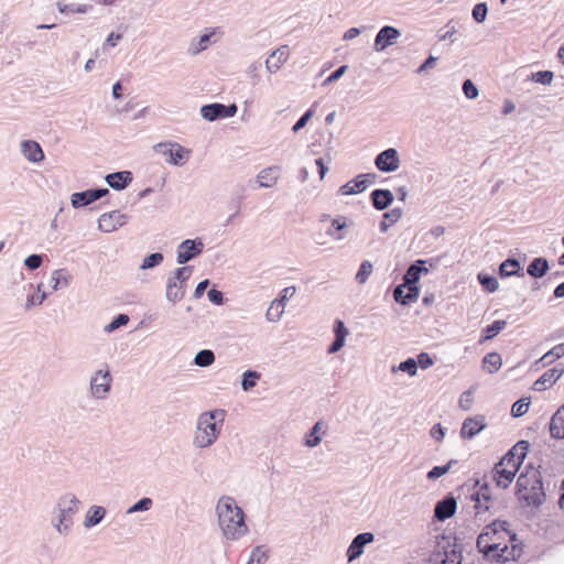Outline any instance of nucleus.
Returning a JSON list of instances; mask_svg holds the SVG:
<instances>
[{"instance_id":"1","label":"nucleus","mask_w":564,"mask_h":564,"mask_svg":"<svg viewBox=\"0 0 564 564\" xmlns=\"http://www.w3.org/2000/svg\"><path fill=\"white\" fill-rule=\"evenodd\" d=\"M516 534L509 523L495 520L487 524L477 538V549L488 561H514L521 555V549L514 544Z\"/></svg>"},{"instance_id":"2","label":"nucleus","mask_w":564,"mask_h":564,"mask_svg":"<svg viewBox=\"0 0 564 564\" xmlns=\"http://www.w3.org/2000/svg\"><path fill=\"white\" fill-rule=\"evenodd\" d=\"M216 513L225 539L237 541L247 534L245 513L232 497L223 496L217 502Z\"/></svg>"},{"instance_id":"3","label":"nucleus","mask_w":564,"mask_h":564,"mask_svg":"<svg viewBox=\"0 0 564 564\" xmlns=\"http://www.w3.org/2000/svg\"><path fill=\"white\" fill-rule=\"evenodd\" d=\"M529 449L528 441H519L497 463L489 474V479L501 489H507L519 471Z\"/></svg>"},{"instance_id":"4","label":"nucleus","mask_w":564,"mask_h":564,"mask_svg":"<svg viewBox=\"0 0 564 564\" xmlns=\"http://www.w3.org/2000/svg\"><path fill=\"white\" fill-rule=\"evenodd\" d=\"M225 417L226 411L223 409L200 413L195 423L193 447L199 451L212 447L220 435Z\"/></svg>"},{"instance_id":"5","label":"nucleus","mask_w":564,"mask_h":564,"mask_svg":"<svg viewBox=\"0 0 564 564\" xmlns=\"http://www.w3.org/2000/svg\"><path fill=\"white\" fill-rule=\"evenodd\" d=\"M516 495L527 506H541L545 500V492L541 474L536 469H530L519 475L516 484Z\"/></svg>"},{"instance_id":"6","label":"nucleus","mask_w":564,"mask_h":564,"mask_svg":"<svg viewBox=\"0 0 564 564\" xmlns=\"http://www.w3.org/2000/svg\"><path fill=\"white\" fill-rule=\"evenodd\" d=\"M80 500L72 492L62 495L56 503V514L52 518V525L59 534H67L73 517L78 512Z\"/></svg>"},{"instance_id":"7","label":"nucleus","mask_w":564,"mask_h":564,"mask_svg":"<svg viewBox=\"0 0 564 564\" xmlns=\"http://www.w3.org/2000/svg\"><path fill=\"white\" fill-rule=\"evenodd\" d=\"M112 377L105 366V369H99L93 373L89 380L90 394L96 400H104L107 398L111 390Z\"/></svg>"},{"instance_id":"8","label":"nucleus","mask_w":564,"mask_h":564,"mask_svg":"<svg viewBox=\"0 0 564 564\" xmlns=\"http://www.w3.org/2000/svg\"><path fill=\"white\" fill-rule=\"evenodd\" d=\"M154 150L164 155L169 156V163L173 165H183L189 155V150L183 148L177 143H159L154 147Z\"/></svg>"},{"instance_id":"9","label":"nucleus","mask_w":564,"mask_h":564,"mask_svg":"<svg viewBox=\"0 0 564 564\" xmlns=\"http://www.w3.org/2000/svg\"><path fill=\"white\" fill-rule=\"evenodd\" d=\"M237 106L231 104L229 106L223 104H209L200 108L202 117L207 121H215L218 119L230 118L237 113Z\"/></svg>"},{"instance_id":"10","label":"nucleus","mask_w":564,"mask_h":564,"mask_svg":"<svg viewBox=\"0 0 564 564\" xmlns=\"http://www.w3.org/2000/svg\"><path fill=\"white\" fill-rule=\"evenodd\" d=\"M204 243L200 239H186L177 247L176 262L185 264L203 252Z\"/></svg>"},{"instance_id":"11","label":"nucleus","mask_w":564,"mask_h":564,"mask_svg":"<svg viewBox=\"0 0 564 564\" xmlns=\"http://www.w3.org/2000/svg\"><path fill=\"white\" fill-rule=\"evenodd\" d=\"M128 216L119 210L102 214L98 219V229L102 232H112L126 225Z\"/></svg>"},{"instance_id":"12","label":"nucleus","mask_w":564,"mask_h":564,"mask_svg":"<svg viewBox=\"0 0 564 564\" xmlns=\"http://www.w3.org/2000/svg\"><path fill=\"white\" fill-rule=\"evenodd\" d=\"M375 164L381 172H394L400 166L399 153L395 149L389 148L379 153L375 160Z\"/></svg>"},{"instance_id":"13","label":"nucleus","mask_w":564,"mask_h":564,"mask_svg":"<svg viewBox=\"0 0 564 564\" xmlns=\"http://www.w3.org/2000/svg\"><path fill=\"white\" fill-rule=\"evenodd\" d=\"M401 36V32L391 25H386L377 33L375 39L373 48L376 52H382L387 47L395 44Z\"/></svg>"},{"instance_id":"14","label":"nucleus","mask_w":564,"mask_h":564,"mask_svg":"<svg viewBox=\"0 0 564 564\" xmlns=\"http://www.w3.org/2000/svg\"><path fill=\"white\" fill-rule=\"evenodd\" d=\"M109 193L108 188H96L72 194L70 204L74 208H79L89 205L97 199L106 196Z\"/></svg>"},{"instance_id":"15","label":"nucleus","mask_w":564,"mask_h":564,"mask_svg":"<svg viewBox=\"0 0 564 564\" xmlns=\"http://www.w3.org/2000/svg\"><path fill=\"white\" fill-rule=\"evenodd\" d=\"M290 57V48L288 45H281L279 48L273 51L270 56L265 59V68L269 73L275 74L281 67L288 62Z\"/></svg>"},{"instance_id":"16","label":"nucleus","mask_w":564,"mask_h":564,"mask_svg":"<svg viewBox=\"0 0 564 564\" xmlns=\"http://www.w3.org/2000/svg\"><path fill=\"white\" fill-rule=\"evenodd\" d=\"M373 539L375 536L370 532L359 533L355 536L347 550L348 561L351 562L358 558L362 554L365 545L371 543Z\"/></svg>"},{"instance_id":"17","label":"nucleus","mask_w":564,"mask_h":564,"mask_svg":"<svg viewBox=\"0 0 564 564\" xmlns=\"http://www.w3.org/2000/svg\"><path fill=\"white\" fill-rule=\"evenodd\" d=\"M419 293L416 285L400 284L394 289L393 297L401 305H409L419 297Z\"/></svg>"},{"instance_id":"18","label":"nucleus","mask_w":564,"mask_h":564,"mask_svg":"<svg viewBox=\"0 0 564 564\" xmlns=\"http://www.w3.org/2000/svg\"><path fill=\"white\" fill-rule=\"evenodd\" d=\"M486 427L485 419L481 415L468 417L463 422L460 435L463 438H473Z\"/></svg>"},{"instance_id":"19","label":"nucleus","mask_w":564,"mask_h":564,"mask_svg":"<svg viewBox=\"0 0 564 564\" xmlns=\"http://www.w3.org/2000/svg\"><path fill=\"white\" fill-rule=\"evenodd\" d=\"M21 153L23 156L32 162V163H39L44 160V152L41 148V145L33 140H25L21 142Z\"/></svg>"},{"instance_id":"20","label":"nucleus","mask_w":564,"mask_h":564,"mask_svg":"<svg viewBox=\"0 0 564 564\" xmlns=\"http://www.w3.org/2000/svg\"><path fill=\"white\" fill-rule=\"evenodd\" d=\"M563 372L564 368H560L558 366L549 369L534 382V390L542 391L553 386L561 378Z\"/></svg>"},{"instance_id":"21","label":"nucleus","mask_w":564,"mask_h":564,"mask_svg":"<svg viewBox=\"0 0 564 564\" xmlns=\"http://www.w3.org/2000/svg\"><path fill=\"white\" fill-rule=\"evenodd\" d=\"M457 509V502L454 497H446L438 501L435 506L434 513L435 518L440 521H444L454 516Z\"/></svg>"},{"instance_id":"22","label":"nucleus","mask_w":564,"mask_h":564,"mask_svg":"<svg viewBox=\"0 0 564 564\" xmlns=\"http://www.w3.org/2000/svg\"><path fill=\"white\" fill-rule=\"evenodd\" d=\"M105 180L111 188L122 191L132 182L133 177L130 171H121L108 174Z\"/></svg>"},{"instance_id":"23","label":"nucleus","mask_w":564,"mask_h":564,"mask_svg":"<svg viewBox=\"0 0 564 564\" xmlns=\"http://www.w3.org/2000/svg\"><path fill=\"white\" fill-rule=\"evenodd\" d=\"M364 177H371L375 180L376 174L368 173L358 175L354 181H350L340 187L341 194L352 195L364 192L367 188L366 180H362Z\"/></svg>"},{"instance_id":"24","label":"nucleus","mask_w":564,"mask_h":564,"mask_svg":"<svg viewBox=\"0 0 564 564\" xmlns=\"http://www.w3.org/2000/svg\"><path fill=\"white\" fill-rule=\"evenodd\" d=\"M347 227V218L345 216H337L332 220L330 227L326 230V235L334 241H341L346 237L343 230Z\"/></svg>"},{"instance_id":"25","label":"nucleus","mask_w":564,"mask_h":564,"mask_svg":"<svg viewBox=\"0 0 564 564\" xmlns=\"http://www.w3.org/2000/svg\"><path fill=\"white\" fill-rule=\"evenodd\" d=\"M490 499L488 484L486 482L477 492L471 495V500L475 501L474 509L476 510V514L489 510L488 502Z\"/></svg>"},{"instance_id":"26","label":"nucleus","mask_w":564,"mask_h":564,"mask_svg":"<svg viewBox=\"0 0 564 564\" xmlns=\"http://www.w3.org/2000/svg\"><path fill=\"white\" fill-rule=\"evenodd\" d=\"M550 433L553 438H564V404L551 417Z\"/></svg>"},{"instance_id":"27","label":"nucleus","mask_w":564,"mask_h":564,"mask_svg":"<svg viewBox=\"0 0 564 564\" xmlns=\"http://www.w3.org/2000/svg\"><path fill=\"white\" fill-rule=\"evenodd\" d=\"M372 205L378 210L388 208L393 202V194L390 189H375L371 193Z\"/></svg>"},{"instance_id":"28","label":"nucleus","mask_w":564,"mask_h":564,"mask_svg":"<svg viewBox=\"0 0 564 564\" xmlns=\"http://www.w3.org/2000/svg\"><path fill=\"white\" fill-rule=\"evenodd\" d=\"M279 166H269L261 170L257 176V181L260 187H271L276 184L279 180Z\"/></svg>"},{"instance_id":"29","label":"nucleus","mask_w":564,"mask_h":564,"mask_svg":"<svg viewBox=\"0 0 564 564\" xmlns=\"http://www.w3.org/2000/svg\"><path fill=\"white\" fill-rule=\"evenodd\" d=\"M186 286L169 278L166 281L165 297L171 303L181 301L185 295Z\"/></svg>"},{"instance_id":"30","label":"nucleus","mask_w":564,"mask_h":564,"mask_svg":"<svg viewBox=\"0 0 564 564\" xmlns=\"http://www.w3.org/2000/svg\"><path fill=\"white\" fill-rule=\"evenodd\" d=\"M106 514V509L101 506H91L86 512L84 527L91 528L101 522Z\"/></svg>"},{"instance_id":"31","label":"nucleus","mask_w":564,"mask_h":564,"mask_svg":"<svg viewBox=\"0 0 564 564\" xmlns=\"http://www.w3.org/2000/svg\"><path fill=\"white\" fill-rule=\"evenodd\" d=\"M403 216V210L402 208H393L387 213L383 214L382 216V220L379 225L380 227V231L381 232H387L388 229L394 225L395 223H398Z\"/></svg>"},{"instance_id":"32","label":"nucleus","mask_w":564,"mask_h":564,"mask_svg":"<svg viewBox=\"0 0 564 564\" xmlns=\"http://www.w3.org/2000/svg\"><path fill=\"white\" fill-rule=\"evenodd\" d=\"M549 270V262L544 258H535L528 265L527 272L533 278H542Z\"/></svg>"},{"instance_id":"33","label":"nucleus","mask_w":564,"mask_h":564,"mask_svg":"<svg viewBox=\"0 0 564 564\" xmlns=\"http://www.w3.org/2000/svg\"><path fill=\"white\" fill-rule=\"evenodd\" d=\"M57 9L61 13L66 14H75L80 13L85 14L93 9V6L86 3H64L57 2Z\"/></svg>"},{"instance_id":"34","label":"nucleus","mask_w":564,"mask_h":564,"mask_svg":"<svg viewBox=\"0 0 564 564\" xmlns=\"http://www.w3.org/2000/svg\"><path fill=\"white\" fill-rule=\"evenodd\" d=\"M502 366L501 356L498 352H489L482 359V367L489 373L497 372Z\"/></svg>"},{"instance_id":"35","label":"nucleus","mask_w":564,"mask_h":564,"mask_svg":"<svg viewBox=\"0 0 564 564\" xmlns=\"http://www.w3.org/2000/svg\"><path fill=\"white\" fill-rule=\"evenodd\" d=\"M52 289L57 291L59 289L68 286L70 282V275L65 272V270L59 269L53 271L50 279Z\"/></svg>"},{"instance_id":"36","label":"nucleus","mask_w":564,"mask_h":564,"mask_svg":"<svg viewBox=\"0 0 564 564\" xmlns=\"http://www.w3.org/2000/svg\"><path fill=\"white\" fill-rule=\"evenodd\" d=\"M324 423L318 421L314 424L310 433L306 435L304 445L307 447H316L319 445L322 438L318 435L321 432H323Z\"/></svg>"},{"instance_id":"37","label":"nucleus","mask_w":564,"mask_h":564,"mask_svg":"<svg viewBox=\"0 0 564 564\" xmlns=\"http://www.w3.org/2000/svg\"><path fill=\"white\" fill-rule=\"evenodd\" d=\"M425 261L424 260H417L415 263L411 264L404 276H403V281L404 283L403 284H406V285H416L417 281L420 280V269H419V264H424Z\"/></svg>"},{"instance_id":"38","label":"nucleus","mask_w":564,"mask_h":564,"mask_svg":"<svg viewBox=\"0 0 564 564\" xmlns=\"http://www.w3.org/2000/svg\"><path fill=\"white\" fill-rule=\"evenodd\" d=\"M269 558V549L264 545L256 546L247 564H264Z\"/></svg>"},{"instance_id":"39","label":"nucleus","mask_w":564,"mask_h":564,"mask_svg":"<svg viewBox=\"0 0 564 564\" xmlns=\"http://www.w3.org/2000/svg\"><path fill=\"white\" fill-rule=\"evenodd\" d=\"M282 301L273 300L267 311L265 317L269 322L276 323L281 319L284 313V306H282Z\"/></svg>"},{"instance_id":"40","label":"nucleus","mask_w":564,"mask_h":564,"mask_svg":"<svg viewBox=\"0 0 564 564\" xmlns=\"http://www.w3.org/2000/svg\"><path fill=\"white\" fill-rule=\"evenodd\" d=\"M215 362V354L209 349L199 350L194 357V364L198 367H209Z\"/></svg>"},{"instance_id":"41","label":"nucleus","mask_w":564,"mask_h":564,"mask_svg":"<svg viewBox=\"0 0 564 564\" xmlns=\"http://www.w3.org/2000/svg\"><path fill=\"white\" fill-rule=\"evenodd\" d=\"M520 270V263L516 259H507L499 267V273L501 276H512L518 274Z\"/></svg>"},{"instance_id":"42","label":"nucleus","mask_w":564,"mask_h":564,"mask_svg":"<svg viewBox=\"0 0 564 564\" xmlns=\"http://www.w3.org/2000/svg\"><path fill=\"white\" fill-rule=\"evenodd\" d=\"M42 286H43L42 283L37 284V286H36V291L39 293L37 295L28 296L25 306H24L25 311H30L35 305H41L46 300L47 294L42 291Z\"/></svg>"},{"instance_id":"43","label":"nucleus","mask_w":564,"mask_h":564,"mask_svg":"<svg viewBox=\"0 0 564 564\" xmlns=\"http://www.w3.org/2000/svg\"><path fill=\"white\" fill-rule=\"evenodd\" d=\"M564 356V344H558L554 346L550 351L544 354L541 358V361L544 362V365L552 364L556 359H560Z\"/></svg>"},{"instance_id":"44","label":"nucleus","mask_w":564,"mask_h":564,"mask_svg":"<svg viewBox=\"0 0 564 564\" xmlns=\"http://www.w3.org/2000/svg\"><path fill=\"white\" fill-rule=\"evenodd\" d=\"M372 270H373V265L370 261H368V260L362 261L359 267L358 272L356 273V276H355L356 281L360 284L366 283L369 275L372 273Z\"/></svg>"},{"instance_id":"45","label":"nucleus","mask_w":564,"mask_h":564,"mask_svg":"<svg viewBox=\"0 0 564 564\" xmlns=\"http://www.w3.org/2000/svg\"><path fill=\"white\" fill-rule=\"evenodd\" d=\"M260 373L253 370H248L242 375L241 387L243 391H249L256 387Z\"/></svg>"},{"instance_id":"46","label":"nucleus","mask_w":564,"mask_h":564,"mask_svg":"<svg viewBox=\"0 0 564 564\" xmlns=\"http://www.w3.org/2000/svg\"><path fill=\"white\" fill-rule=\"evenodd\" d=\"M153 506V500L151 498L144 497L137 501L134 505H132L128 510L127 514H133L137 512H144L149 511Z\"/></svg>"},{"instance_id":"47","label":"nucleus","mask_w":564,"mask_h":564,"mask_svg":"<svg viewBox=\"0 0 564 564\" xmlns=\"http://www.w3.org/2000/svg\"><path fill=\"white\" fill-rule=\"evenodd\" d=\"M478 280H479V283L482 285V288L485 290H487L488 292L492 293V292L497 291L499 288V282L495 276L479 273Z\"/></svg>"},{"instance_id":"48","label":"nucleus","mask_w":564,"mask_h":564,"mask_svg":"<svg viewBox=\"0 0 564 564\" xmlns=\"http://www.w3.org/2000/svg\"><path fill=\"white\" fill-rule=\"evenodd\" d=\"M507 326L506 321H495L492 324L488 325L485 329L484 340H489L497 336L505 327Z\"/></svg>"},{"instance_id":"49","label":"nucleus","mask_w":564,"mask_h":564,"mask_svg":"<svg viewBox=\"0 0 564 564\" xmlns=\"http://www.w3.org/2000/svg\"><path fill=\"white\" fill-rule=\"evenodd\" d=\"M397 370L408 372L411 377H413L417 372V362L413 358H408L406 360L400 362L398 368H395V367L392 368L393 372H395Z\"/></svg>"},{"instance_id":"50","label":"nucleus","mask_w":564,"mask_h":564,"mask_svg":"<svg viewBox=\"0 0 564 564\" xmlns=\"http://www.w3.org/2000/svg\"><path fill=\"white\" fill-rule=\"evenodd\" d=\"M192 271V267L177 268L170 278L186 286V282L189 279Z\"/></svg>"},{"instance_id":"51","label":"nucleus","mask_w":564,"mask_h":564,"mask_svg":"<svg viewBox=\"0 0 564 564\" xmlns=\"http://www.w3.org/2000/svg\"><path fill=\"white\" fill-rule=\"evenodd\" d=\"M163 261V254L161 252H154L150 256L145 257L140 269L149 270L154 267H158Z\"/></svg>"},{"instance_id":"52","label":"nucleus","mask_w":564,"mask_h":564,"mask_svg":"<svg viewBox=\"0 0 564 564\" xmlns=\"http://www.w3.org/2000/svg\"><path fill=\"white\" fill-rule=\"evenodd\" d=\"M129 316L127 314H119L112 322L104 327L105 333H112L121 326L129 323Z\"/></svg>"},{"instance_id":"53","label":"nucleus","mask_w":564,"mask_h":564,"mask_svg":"<svg viewBox=\"0 0 564 564\" xmlns=\"http://www.w3.org/2000/svg\"><path fill=\"white\" fill-rule=\"evenodd\" d=\"M455 464V460H449L446 465L444 466H435L433 467L429 473H427V478L431 479V480H435L442 476H444L445 474L448 473V470L451 469L452 465Z\"/></svg>"},{"instance_id":"54","label":"nucleus","mask_w":564,"mask_h":564,"mask_svg":"<svg viewBox=\"0 0 564 564\" xmlns=\"http://www.w3.org/2000/svg\"><path fill=\"white\" fill-rule=\"evenodd\" d=\"M530 406V401L525 399H520L517 402L513 403L511 408V414L514 417H520L524 415Z\"/></svg>"},{"instance_id":"55","label":"nucleus","mask_w":564,"mask_h":564,"mask_svg":"<svg viewBox=\"0 0 564 564\" xmlns=\"http://www.w3.org/2000/svg\"><path fill=\"white\" fill-rule=\"evenodd\" d=\"M488 13L487 4L481 2L477 3L473 9V18L476 22L481 23L486 20Z\"/></svg>"},{"instance_id":"56","label":"nucleus","mask_w":564,"mask_h":564,"mask_svg":"<svg viewBox=\"0 0 564 564\" xmlns=\"http://www.w3.org/2000/svg\"><path fill=\"white\" fill-rule=\"evenodd\" d=\"M532 79L542 85H550L553 80V73L551 70H541L534 73Z\"/></svg>"},{"instance_id":"57","label":"nucleus","mask_w":564,"mask_h":564,"mask_svg":"<svg viewBox=\"0 0 564 564\" xmlns=\"http://www.w3.org/2000/svg\"><path fill=\"white\" fill-rule=\"evenodd\" d=\"M463 91H464L466 98H468V99H475L478 97V94H479L478 88L470 79H466L463 83Z\"/></svg>"},{"instance_id":"58","label":"nucleus","mask_w":564,"mask_h":564,"mask_svg":"<svg viewBox=\"0 0 564 564\" xmlns=\"http://www.w3.org/2000/svg\"><path fill=\"white\" fill-rule=\"evenodd\" d=\"M212 35L213 33H209V34H203L198 42H197V46H195L193 50H192V53L193 54H198L203 51H205L209 44H210V39H212Z\"/></svg>"},{"instance_id":"59","label":"nucleus","mask_w":564,"mask_h":564,"mask_svg":"<svg viewBox=\"0 0 564 564\" xmlns=\"http://www.w3.org/2000/svg\"><path fill=\"white\" fill-rule=\"evenodd\" d=\"M43 262V257L41 254H31L25 260H24V264L30 269V270H36L37 268L41 267Z\"/></svg>"},{"instance_id":"60","label":"nucleus","mask_w":564,"mask_h":564,"mask_svg":"<svg viewBox=\"0 0 564 564\" xmlns=\"http://www.w3.org/2000/svg\"><path fill=\"white\" fill-rule=\"evenodd\" d=\"M313 113L314 112L312 109L307 110L292 127V131L299 132L301 129H303L306 126L307 121L313 117Z\"/></svg>"},{"instance_id":"61","label":"nucleus","mask_w":564,"mask_h":564,"mask_svg":"<svg viewBox=\"0 0 564 564\" xmlns=\"http://www.w3.org/2000/svg\"><path fill=\"white\" fill-rule=\"evenodd\" d=\"M458 403L463 410H469L473 404V392L470 390L463 392Z\"/></svg>"},{"instance_id":"62","label":"nucleus","mask_w":564,"mask_h":564,"mask_svg":"<svg viewBox=\"0 0 564 564\" xmlns=\"http://www.w3.org/2000/svg\"><path fill=\"white\" fill-rule=\"evenodd\" d=\"M347 69V66L346 65H343L340 67H338L336 70H334L323 83V86H326L337 79H339L346 72Z\"/></svg>"},{"instance_id":"63","label":"nucleus","mask_w":564,"mask_h":564,"mask_svg":"<svg viewBox=\"0 0 564 564\" xmlns=\"http://www.w3.org/2000/svg\"><path fill=\"white\" fill-rule=\"evenodd\" d=\"M417 366H420L422 369H427L430 367L433 366V359L431 358V356L427 354V352H421L419 356H417Z\"/></svg>"},{"instance_id":"64","label":"nucleus","mask_w":564,"mask_h":564,"mask_svg":"<svg viewBox=\"0 0 564 564\" xmlns=\"http://www.w3.org/2000/svg\"><path fill=\"white\" fill-rule=\"evenodd\" d=\"M207 296H208V300L216 305L224 304V294L216 289L209 290L207 293Z\"/></svg>"}]
</instances>
